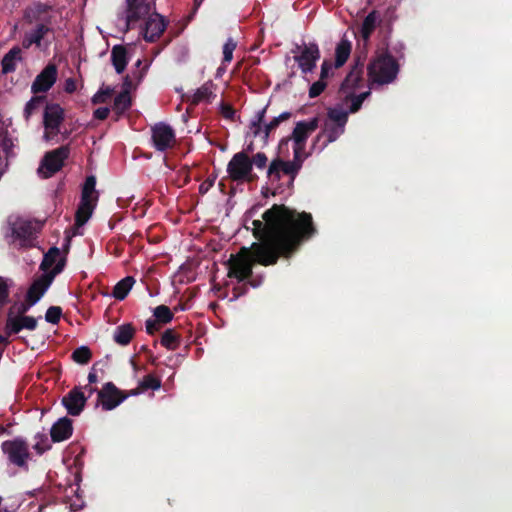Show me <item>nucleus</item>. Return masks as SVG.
<instances>
[{
  "mask_svg": "<svg viewBox=\"0 0 512 512\" xmlns=\"http://www.w3.org/2000/svg\"><path fill=\"white\" fill-rule=\"evenodd\" d=\"M134 335L135 329L132 324H122L116 327L113 335V340L121 346H126L131 342Z\"/></svg>",
  "mask_w": 512,
  "mask_h": 512,
  "instance_id": "obj_26",
  "label": "nucleus"
},
{
  "mask_svg": "<svg viewBox=\"0 0 512 512\" xmlns=\"http://www.w3.org/2000/svg\"><path fill=\"white\" fill-rule=\"evenodd\" d=\"M399 72L397 60L390 54L379 56L368 66V75L373 82L388 84L394 81Z\"/></svg>",
  "mask_w": 512,
  "mask_h": 512,
  "instance_id": "obj_2",
  "label": "nucleus"
},
{
  "mask_svg": "<svg viewBox=\"0 0 512 512\" xmlns=\"http://www.w3.org/2000/svg\"><path fill=\"white\" fill-rule=\"evenodd\" d=\"M64 120V110L59 104H48L44 111L43 123L46 130L53 134L59 132Z\"/></svg>",
  "mask_w": 512,
  "mask_h": 512,
  "instance_id": "obj_15",
  "label": "nucleus"
},
{
  "mask_svg": "<svg viewBox=\"0 0 512 512\" xmlns=\"http://www.w3.org/2000/svg\"><path fill=\"white\" fill-rule=\"evenodd\" d=\"M69 155L70 148L67 145L60 146L47 152L41 160L38 172L42 173L44 178L52 177L62 169L64 162Z\"/></svg>",
  "mask_w": 512,
  "mask_h": 512,
  "instance_id": "obj_5",
  "label": "nucleus"
},
{
  "mask_svg": "<svg viewBox=\"0 0 512 512\" xmlns=\"http://www.w3.org/2000/svg\"><path fill=\"white\" fill-rule=\"evenodd\" d=\"M98 402L101 403L103 410H112L128 398V394L119 390L114 383L107 382L102 389L98 391Z\"/></svg>",
  "mask_w": 512,
  "mask_h": 512,
  "instance_id": "obj_10",
  "label": "nucleus"
},
{
  "mask_svg": "<svg viewBox=\"0 0 512 512\" xmlns=\"http://www.w3.org/2000/svg\"><path fill=\"white\" fill-rule=\"evenodd\" d=\"M127 16L126 21L130 23L137 22L150 12V4L147 0H126Z\"/></svg>",
  "mask_w": 512,
  "mask_h": 512,
  "instance_id": "obj_18",
  "label": "nucleus"
},
{
  "mask_svg": "<svg viewBox=\"0 0 512 512\" xmlns=\"http://www.w3.org/2000/svg\"><path fill=\"white\" fill-rule=\"evenodd\" d=\"M380 15L377 10H372L363 20L360 34L364 41H368L376 29L377 25L380 24Z\"/></svg>",
  "mask_w": 512,
  "mask_h": 512,
  "instance_id": "obj_24",
  "label": "nucleus"
},
{
  "mask_svg": "<svg viewBox=\"0 0 512 512\" xmlns=\"http://www.w3.org/2000/svg\"><path fill=\"white\" fill-rule=\"evenodd\" d=\"M72 359L78 364H87L92 358V352L87 346H80L72 352Z\"/></svg>",
  "mask_w": 512,
  "mask_h": 512,
  "instance_id": "obj_38",
  "label": "nucleus"
},
{
  "mask_svg": "<svg viewBox=\"0 0 512 512\" xmlns=\"http://www.w3.org/2000/svg\"><path fill=\"white\" fill-rule=\"evenodd\" d=\"M262 219L252 221V234L258 242L241 247L228 261V277L238 282L252 277L254 262L271 266L280 258L289 259L318 232L310 213L298 212L284 204H273L262 214Z\"/></svg>",
  "mask_w": 512,
  "mask_h": 512,
  "instance_id": "obj_1",
  "label": "nucleus"
},
{
  "mask_svg": "<svg viewBox=\"0 0 512 512\" xmlns=\"http://www.w3.org/2000/svg\"><path fill=\"white\" fill-rule=\"evenodd\" d=\"M60 255V249L56 246L49 248V250L44 254L43 260L40 264V270L48 273L50 267L56 262L57 258Z\"/></svg>",
  "mask_w": 512,
  "mask_h": 512,
  "instance_id": "obj_35",
  "label": "nucleus"
},
{
  "mask_svg": "<svg viewBox=\"0 0 512 512\" xmlns=\"http://www.w3.org/2000/svg\"><path fill=\"white\" fill-rule=\"evenodd\" d=\"M237 43L232 39L228 38L223 45V62L229 63L233 59V52L236 49Z\"/></svg>",
  "mask_w": 512,
  "mask_h": 512,
  "instance_id": "obj_46",
  "label": "nucleus"
},
{
  "mask_svg": "<svg viewBox=\"0 0 512 512\" xmlns=\"http://www.w3.org/2000/svg\"><path fill=\"white\" fill-rule=\"evenodd\" d=\"M95 187L96 177L94 175L87 176L82 187L81 198L98 201V193Z\"/></svg>",
  "mask_w": 512,
  "mask_h": 512,
  "instance_id": "obj_34",
  "label": "nucleus"
},
{
  "mask_svg": "<svg viewBox=\"0 0 512 512\" xmlns=\"http://www.w3.org/2000/svg\"><path fill=\"white\" fill-rule=\"evenodd\" d=\"M370 95V91L363 92L359 95H354V92L345 94L346 101L350 100V112L356 113L360 110L364 100Z\"/></svg>",
  "mask_w": 512,
  "mask_h": 512,
  "instance_id": "obj_37",
  "label": "nucleus"
},
{
  "mask_svg": "<svg viewBox=\"0 0 512 512\" xmlns=\"http://www.w3.org/2000/svg\"><path fill=\"white\" fill-rule=\"evenodd\" d=\"M132 105L130 94L127 91H121L114 99L113 110L117 115L123 114Z\"/></svg>",
  "mask_w": 512,
  "mask_h": 512,
  "instance_id": "obj_32",
  "label": "nucleus"
},
{
  "mask_svg": "<svg viewBox=\"0 0 512 512\" xmlns=\"http://www.w3.org/2000/svg\"><path fill=\"white\" fill-rule=\"evenodd\" d=\"M36 227L32 221L19 219L11 225L13 241H18L20 247H30L34 240Z\"/></svg>",
  "mask_w": 512,
  "mask_h": 512,
  "instance_id": "obj_12",
  "label": "nucleus"
},
{
  "mask_svg": "<svg viewBox=\"0 0 512 512\" xmlns=\"http://www.w3.org/2000/svg\"><path fill=\"white\" fill-rule=\"evenodd\" d=\"M9 284L7 280L0 276V309L9 301Z\"/></svg>",
  "mask_w": 512,
  "mask_h": 512,
  "instance_id": "obj_50",
  "label": "nucleus"
},
{
  "mask_svg": "<svg viewBox=\"0 0 512 512\" xmlns=\"http://www.w3.org/2000/svg\"><path fill=\"white\" fill-rule=\"evenodd\" d=\"M135 283L132 276H127L120 280L113 288L112 295L117 300H124Z\"/></svg>",
  "mask_w": 512,
  "mask_h": 512,
  "instance_id": "obj_30",
  "label": "nucleus"
},
{
  "mask_svg": "<svg viewBox=\"0 0 512 512\" xmlns=\"http://www.w3.org/2000/svg\"><path fill=\"white\" fill-rule=\"evenodd\" d=\"M44 96H33L25 105L24 117L28 120L31 115L40 107L44 102Z\"/></svg>",
  "mask_w": 512,
  "mask_h": 512,
  "instance_id": "obj_43",
  "label": "nucleus"
},
{
  "mask_svg": "<svg viewBox=\"0 0 512 512\" xmlns=\"http://www.w3.org/2000/svg\"><path fill=\"white\" fill-rule=\"evenodd\" d=\"M363 62L359 61L352 67L350 72L347 74L345 79L343 80L340 86V92L343 94L354 92L356 88H358L362 82V73H363Z\"/></svg>",
  "mask_w": 512,
  "mask_h": 512,
  "instance_id": "obj_19",
  "label": "nucleus"
},
{
  "mask_svg": "<svg viewBox=\"0 0 512 512\" xmlns=\"http://www.w3.org/2000/svg\"><path fill=\"white\" fill-rule=\"evenodd\" d=\"M352 45L348 40H341L335 49V68L342 67L348 60Z\"/></svg>",
  "mask_w": 512,
  "mask_h": 512,
  "instance_id": "obj_29",
  "label": "nucleus"
},
{
  "mask_svg": "<svg viewBox=\"0 0 512 512\" xmlns=\"http://www.w3.org/2000/svg\"><path fill=\"white\" fill-rule=\"evenodd\" d=\"M307 157L305 154V147L300 145H293V160L291 163H296L299 165V170L302 167L304 159Z\"/></svg>",
  "mask_w": 512,
  "mask_h": 512,
  "instance_id": "obj_49",
  "label": "nucleus"
},
{
  "mask_svg": "<svg viewBox=\"0 0 512 512\" xmlns=\"http://www.w3.org/2000/svg\"><path fill=\"white\" fill-rule=\"evenodd\" d=\"M345 127L331 122H326L323 131L317 135L313 142V146L316 147L322 137H325V141L319 147V150H323L329 143H332L338 139L340 135L344 133Z\"/></svg>",
  "mask_w": 512,
  "mask_h": 512,
  "instance_id": "obj_21",
  "label": "nucleus"
},
{
  "mask_svg": "<svg viewBox=\"0 0 512 512\" xmlns=\"http://www.w3.org/2000/svg\"><path fill=\"white\" fill-rule=\"evenodd\" d=\"M213 86L214 85L212 82H207L203 84L200 88H198L194 93L193 103L198 104L203 101L211 103L212 100L216 97L212 90Z\"/></svg>",
  "mask_w": 512,
  "mask_h": 512,
  "instance_id": "obj_31",
  "label": "nucleus"
},
{
  "mask_svg": "<svg viewBox=\"0 0 512 512\" xmlns=\"http://www.w3.org/2000/svg\"><path fill=\"white\" fill-rule=\"evenodd\" d=\"M133 87H134V85H133L132 79L130 78L129 75H126L123 79V90L122 91H127L128 94H130V90Z\"/></svg>",
  "mask_w": 512,
  "mask_h": 512,
  "instance_id": "obj_61",
  "label": "nucleus"
},
{
  "mask_svg": "<svg viewBox=\"0 0 512 512\" xmlns=\"http://www.w3.org/2000/svg\"><path fill=\"white\" fill-rule=\"evenodd\" d=\"M14 144H13V141L10 137L8 136H5L1 139V147L5 153V156L6 158L8 159L9 157H12L13 156V152H12V148H13Z\"/></svg>",
  "mask_w": 512,
  "mask_h": 512,
  "instance_id": "obj_53",
  "label": "nucleus"
},
{
  "mask_svg": "<svg viewBox=\"0 0 512 512\" xmlns=\"http://www.w3.org/2000/svg\"><path fill=\"white\" fill-rule=\"evenodd\" d=\"M167 27V22L158 13L151 15L145 22L144 39L147 42H155L163 34Z\"/></svg>",
  "mask_w": 512,
  "mask_h": 512,
  "instance_id": "obj_17",
  "label": "nucleus"
},
{
  "mask_svg": "<svg viewBox=\"0 0 512 512\" xmlns=\"http://www.w3.org/2000/svg\"><path fill=\"white\" fill-rule=\"evenodd\" d=\"M114 89L110 86L100 89L91 99L94 105L106 103L107 100L113 95Z\"/></svg>",
  "mask_w": 512,
  "mask_h": 512,
  "instance_id": "obj_44",
  "label": "nucleus"
},
{
  "mask_svg": "<svg viewBox=\"0 0 512 512\" xmlns=\"http://www.w3.org/2000/svg\"><path fill=\"white\" fill-rule=\"evenodd\" d=\"M110 113V109L108 107H99L93 112V116L98 120H105Z\"/></svg>",
  "mask_w": 512,
  "mask_h": 512,
  "instance_id": "obj_57",
  "label": "nucleus"
},
{
  "mask_svg": "<svg viewBox=\"0 0 512 512\" xmlns=\"http://www.w3.org/2000/svg\"><path fill=\"white\" fill-rule=\"evenodd\" d=\"M73 433L72 420L68 417H62L55 422L50 430L53 442H62L71 437Z\"/></svg>",
  "mask_w": 512,
  "mask_h": 512,
  "instance_id": "obj_20",
  "label": "nucleus"
},
{
  "mask_svg": "<svg viewBox=\"0 0 512 512\" xmlns=\"http://www.w3.org/2000/svg\"><path fill=\"white\" fill-rule=\"evenodd\" d=\"M318 126L319 119L317 117H314L308 121L297 122L292 132L294 145L305 147L308 137L318 128Z\"/></svg>",
  "mask_w": 512,
  "mask_h": 512,
  "instance_id": "obj_16",
  "label": "nucleus"
},
{
  "mask_svg": "<svg viewBox=\"0 0 512 512\" xmlns=\"http://www.w3.org/2000/svg\"><path fill=\"white\" fill-rule=\"evenodd\" d=\"M96 205V200L81 198L75 214V225L78 227L83 226L91 217Z\"/></svg>",
  "mask_w": 512,
  "mask_h": 512,
  "instance_id": "obj_23",
  "label": "nucleus"
},
{
  "mask_svg": "<svg viewBox=\"0 0 512 512\" xmlns=\"http://www.w3.org/2000/svg\"><path fill=\"white\" fill-rule=\"evenodd\" d=\"M1 450L10 464L26 470L28 469L27 462L31 458V453L29 443L25 438L17 436L13 439L3 441L1 443Z\"/></svg>",
  "mask_w": 512,
  "mask_h": 512,
  "instance_id": "obj_3",
  "label": "nucleus"
},
{
  "mask_svg": "<svg viewBox=\"0 0 512 512\" xmlns=\"http://www.w3.org/2000/svg\"><path fill=\"white\" fill-rule=\"evenodd\" d=\"M300 53L294 56L295 62H297L301 72L307 74L312 72L317 61L320 59V50L316 43L304 44L303 47L297 46Z\"/></svg>",
  "mask_w": 512,
  "mask_h": 512,
  "instance_id": "obj_11",
  "label": "nucleus"
},
{
  "mask_svg": "<svg viewBox=\"0 0 512 512\" xmlns=\"http://www.w3.org/2000/svg\"><path fill=\"white\" fill-rule=\"evenodd\" d=\"M332 69V63L329 60H324L321 65L320 79L324 80L329 76Z\"/></svg>",
  "mask_w": 512,
  "mask_h": 512,
  "instance_id": "obj_59",
  "label": "nucleus"
},
{
  "mask_svg": "<svg viewBox=\"0 0 512 512\" xmlns=\"http://www.w3.org/2000/svg\"><path fill=\"white\" fill-rule=\"evenodd\" d=\"M36 304L35 299H31L26 295L25 301L14 305L15 315H25L32 306Z\"/></svg>",
  "mask_w": 512,
  "mask_h": 512,
  "instance_id": "obj_47",
  "label": "nucleus"
},
{
  "mask_svg": "<svg viewBox=\"0 0 512 512\" xmlns=\"http://www.w3.org/2000/svg\"><path fill=\"white\" fill-rule=\"evenodd\" d=\"M251 161L253 162V165H255L257 168L262 169L266 166L268 158L265 153L258 152L256 155L253 156Z\"/></svg>",
  "mask_w": 512,
  "mask_h": 512,
  "instance_id": "obj_54",
  "label": "nucleus"
},
{
  "mask_svg": "<svg viewBox=\"0 0 512 512\" xmlns=\"http://www.w3.org/2000/svg\"><path fill=\"white\" fill-rule=\"evenodd\" d=\"M151 140L157 151L165 152L172 148L176 142L175 131L170 125L158 122L151 127Z\"/></svg>",
  "mask_w": 512,
  "mask_h": 512,
  "instance_id": "obj_6",
  "label": "nucleus"
},
{
  "mask_svg": "<svg viewBox=\"0 0 512 512\" xmlns=\"http://www.w3.org/2000/svg\"><path fill=\"white\" fill-rule=\"evenodd\" d=\"M52 25V16H49L48 19H45V22H37L35 27L30 31L34 39L37 41V47L42 46V41H44L45 37L53 32Z\"/></svg>",
  "mask_w": 512,
  "mask_h": 512,
  "instance_id": "obj_28",
  "label": "nucleus"
},
{
  "mask_svg": "<svg viewBox=\"0 0 512 512\" xmlns=\"http://www.w3.org/2000/svg\"><path fill=\"white\" fill-rule=\"evenodd\" d=\"M160 343L168 350H175L180 346L181 338L173 329H167L161 337Z\"/></svg>",
  "mask_w": 512,
  "mask_h": 512,
  "instance_id": "obj_33",
  "label": "nucleus"
},
{
  "mask_svg": "<svg viewBox=\"0 0 512 512\" xmlns=\"http://www.w3.org/2000/svg\"><path fill=\"white\" fill-rule=\"evenodd\" d=\"M247 292H248V285L246 283L239 282V284L237 286L233 287V289H232L233 299H237V298L245 295Z\"/></svg>",
  "mask_w": 512,
  "mask_h": 512,
  "instance_id": "obj_56",
  "label": "nucleus"
},
{
  "mask_svg": "<svg viewBox=\"0 0 512 512\" xmlns=\"http://www.w3.org/2000/svg\"><path fill=\"white\" fill-rule=\"evenodd\" d=\"M62 316V308L59 306H50L45 313V320L51 324H58Z\"/></svg>",
  "mask_w": 512,
  "mask_h": 512,
  "instance_id": "obj_45",
  "label": "nucleus"
},
{
  "mask_svg": "<svg viewBox=\"0 0 512 512\" xmlns=\"http://www.w3.org/2000/svg\"><path fill=\"white\" fill-rule=\"evenodd\" d=\"M298 173V164L276 158L272 160L268 167L267 177L271 182H275L281 179V174H284L289 177L287 186L291 188Z\"/></svg>",
  "mask_w": 512,
  "mask_h": 512,
  "instance_id": "obj_9",
  "label": "nucleus"
},
{
  "mask_svg": "<svg viewBox=\"0 0 512 512\" xmlns=\"http://www.w3.org/2000/svg\"><path fill=\"white\" fill-rule=\"evenodd\" d=\"M65 262V258L60 259L52 271L45 273L40 278L34 280L28 288L26 295L31 299H35V302L37 303L45 294L55 276L63 271Z\"/></svg>",
  "mask_w": 512,
  "mask_h": 512,
  "instance_id": "obj_7",
  "label": "nucleus"
},
{
  "mask_svg": "<svg viewBox=\"0 0 512 512\" xmlns=\"http://www.w3.org/2000/svg\"><path fill=\"white\" fill-rule=\"evenodd\" d=\"M291 116H292L291 112L285 111V112L281 113L278 117H274L269 123H267L265 125L264 138L265 139L268 138L270 133L272 131H274L280 125L281 122L290 119Z\"/></svg>",
  "mask_w": 512,
  "mask_h": 512,
  "instance_id": "obj_41",
  "label": "nucleus"
},
{
  "mask_svg": "<svg viewBox=\"0 0 512 512\" xmlns=\"http://www.w3.org/2000/svg\"><path fill=\"white\" fill-rule=\"evenodd\" d=\"M233 182H253L257 178L253 173V162L245 151L235 153L226 169Z\"/></svg>",
  "mask_w": 512,
  "mask_h": 512,
  "instance_id": "obj_4",
  "label": "nucleus"
},
{
  "mask_svg": "<svg viewBox=\"0 0 512 512\" xmlns=\"http://www.w3.org/2000/svg\"><path fill=\"white\" fill-rule=\"evenodd\" d=\"M146 332L149 335H153L155 332L159 331L161 328V323L155 319H148L145 323Z\"/></svg>",
  "mask_w": 512,
  "mask_h": 512,
  "instance_id": "obj_55",
  "label": "nucleus"
},
{
  "mask_svg": "<svg viewBox=\"0 0 512 512\" xmlns=\"http://www.w3.org/2000/svg\"><path fill=\"white\" fill-rule=\"evenodd\" d=\"M62 404L71 416H78L84 409L87 397L80 387H74L63 398Z\"/></svg>",
  "mask_w": 512,
  "mask_h": 512,
  "instance_id": "obj_14",
  "label": "nucleus"
},
{
  "mask_svg": "<svg viewBox=\"0 0 512 512\" xmlns=\"http://www.w3.org/2000/svg\"><path fill=\"white\" fill-rule=\"evenodd\" d=\"M21 49L18 46L11 48L2 59V73L8 74L14 72L16 63L21 60Z\"/></svg>",
  "mask_w": 512,
  "mask_h": 512,
  "instance_id": "obj_27",
  "label": "nucleus"
},
{
  "mask_svg": "<svg viewBox=\"0 0 512 512\" xmlns=\"http://www.w3.org/2000/svg\"><path fill=\"white\" fill-rule=\"evenodd\" d=\"M153 315L155 320L161 324H167L171 322L174 316L170 308L166 305L157 306L153 311Z\"/></svg>",
  "mask_w": 512,
  "mask_h": 512,
  "instance_id": "obj_39",
  "label": "nucleus"
},
{
  "mask_svg": "<svg viewBox=\"0 0 512 512\" xmlns=\"http://www.w3.org/2000/svg\"><path fill=\"white\" fill-rule=\"evenodd\" d=\"M220 108H221V115L225 119H228L231 121H233L235 119L236 110L230 104L222 102Z\"/></svg>",
  "mask_w": 512,
  "mask_h": 512,
  "instance_id": "obj_52",
  "label": "nucleus"
},
{
  "mask_svg": "<svg viewBox=\"0 0 512 512\" xmlns=\"http://www.w3.org/2000/svg\"><path fill=\"white\" fill-rule=\"evenodd\" d=\"M111 61L116 72L123 73L128 64L127 49L123 45H115L111 50Z\"/></svg>",
  "mask_w": 512,
  "mask_h": 512,
  "instance_id": "obj_25",
  "label": "nucleus"
},
{
  "mask_svg": "<svg viewBox=\"0 0 512 512\" xmlns=\"http://www.w3.org/2000/svg\"><path fill=\"white\" fill-rule=\"evenodd\" d=\"M52 10V6L42 2H35L25 11V19L32 22H45L48 19L47 14Z\"/></svg>",
  "mask_w": 512,
  "mask_h": 512,
  "instance_id": "obj_22",
  "label": "nucleus"
},
{
  "mask_svg": "<svg viewBox=\"0 0 512 512\" xmlns=\"http://www.w3.org/2000/svg\"><path fill=\"white\" fill-rule=\"evenodd\" d=\"M57 68L54 64H48L35 78L31 90L34 94L47 92L56 82Z\"/></svg>",
  "mask_w": 512,
  "mask_h": 512,
  "instance_id": "obj_13",
  "label": "nucleus"
},
{
  "mask_svg": "<svg viewBox=\"0 0 512 512\" xmlns=\"http://www.w3.org/2000/svg\"><path fill=\"white\" fill-rule=\"evenodd\" d=\"M327 87V83L319 79L318 81L314 82L310 88H309V97L310 98H316L318 97Z\"/></svg>",
  "mask_w": 512,
  "mask_h": 512,
  "instance_id": "obj_51",
  "label": "nucleus"
},
{
  "mask_svg": "<svg viewBox=\"0 0 512 512\" xmlns=\"http://www.w3.org/2000/svg\"><path fill=\"white\" fill-rule=\"evenodd\" d=\"M37 325V318L27 315H15L14 307H10L7 312L4 332L7 336H11L18 334L23 329L34 331Z\"/></svg>",
  "mask_w": 512,
  "mask_h": 512,
  "instance_id": "obj_8",
  "label": "nucleus"
},
{
  "mask_svg": "<svg viewBox=\"0 0 512 512\" xmlns=\"http://www.w3.org/2000/svg\"><path fill=\"white\" fill-rule=\"evenodd\" d=\"M92 370H94V368ZM88 381H89L90 384L96 383L98 381L97 374L94 371H91L88 374Z\"/></svg>",
  "mask_w": 512,
  "mask_h": 512,
  "instance_id": "obj_64",
  "label": "nucleus"
},
{
  "mask_svg": "<svg viewBox=\"0 0 512 512\" xmlns=\"http://www.w3.org/2000/svg\"><path fill=\"white\" fill-rule=\"evenodd\" d=\"M76 90V83L72 78H69L65 82V91L67 93H73Z\"/></svg>",
  "mask_w": 512,
  "mask_h": 512,
  "instance_id": "obj_62",
  "label": "nucleus"
},
{
  "mask_svg": "<svg viewBox=\"0 0 512 512\" xmlns=\"http://www.w3.org/2000/svg\"><path fill=\"white\" fill-rule=\"evenodd\" d=\"M161 387V380L153 374H148L143 377L139 383L140 391L158 390Z\"/></svg>",
  "mask_w": 512,
  "mask_h": 512,
  "instance_id": "obj_40",
  "label": "nucleus"
},
{
  "mask_svg": "<svg viewBox=\"0 0 512 512\" xmlns=\"http://www.w3.org/2000/svg\"><path fill=\"white\" fill-rule=\"evenodd\" d=\"M248 280H249V282H248L249 285L254 287V288L259 287L262 284V281H263L262 277H258V278H255V279H251L250 278Z\"/></svg>",
  "mask_w": 512,
  "mask_h": 512,
  "instance_id": "obj_63",
  "label": "nucleus"
},
{
  "mask_svg": "<svg viewBox=\"0 0 512 512\" xmlns=\"http://www.w3.org/2000/svg\"><path fill=\"white\" fill-rule=\"evenodd\" d=\"M36 438L39 439L36 444L33 446L34 450L37 452V454L42 455L47 450L51 448V445L48 444V438L45 434H37Z\"/></svg>",
  "mask_w": 512,
  "mask_h": 512,
  "instance_id": "obj_48",
  "label": "nucleus"
},
{
  "mask_svg": "<svg viewBox=\"0 0 512 512\" xmlns=\"http://www.w3.org/2000/svg\"><path fill=\"white\" fill-rule=\"evenodd\" d=\"M328 122L345 127L348 120V113L340 108H330L328 110Z\"/></svg>",
  "mask_w": 512,
  "mask_h": 512,
  "instance_id": "obj_36",
  "label": "nucleus"
},
{
  "mask_svg": "<svg viewBox=\"0 0 512 512\" xmlns=\"http://www.w3.org/2000/svg\"><path fill=\"white\" fill-rule=\"evenodd\" d=\"M32 45H36L37 46V41L34 39V37L32 36V34L29 32H27L23 38V41H22V46L25 48V49H28L30 48Z\"/></svg>",
  "mask_w": 512,
  "mask_h": 512,
  "instance_id": "obj_60",
  "label": "nucleus"
},
{
  "mask_svg": "<svg viewBox=\"0 0 512 512\" xmlns=\"http://www.w3.org/2000/svg\"><path fill=\"white\" fill-rule=\"evenodd\" d=\"M215 178H208L204 182H202L199 186V193L204 195L206 194L214 185Z\"/></svg>",
  "mask_w": 512,
  "mask_h": 512,
  "instance_id": "obj_58",
  "label": "nucleus"
},
{
  "mask_svg": "<svg viewBox=\"0 0 512 512\" xmlns=\"http://www.w3.org/2000/svg\"><path fill=\"white\" fill-rule=\"evenodd\" d=\"M267 111V106L263 109L259 110L255 116L254 119L251 122L250 129L254 137H257L260 135L262 130V123L264 122L265 113Z\"/></svg>",
  "mask_w": 512,
  "mask_h": 512,
  "instance_id": "obj_42",
  "label": "nucleus"
}]
</instances>
